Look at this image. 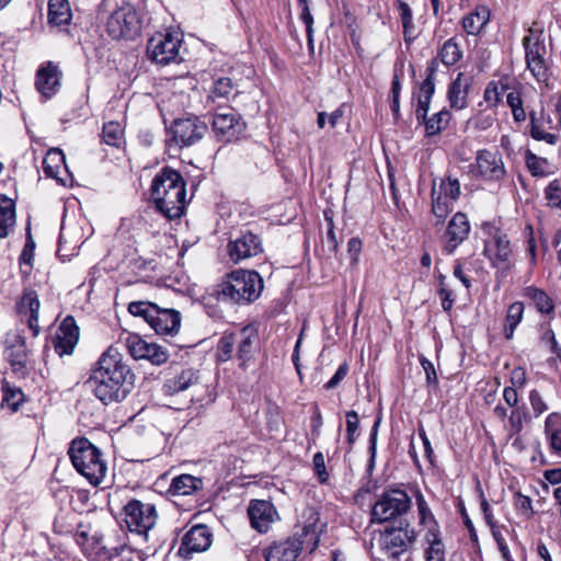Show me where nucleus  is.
Returning a JSON list of instances; mask_svg holds the SVG:
<instances>
[{
    "mask_svg": "<svg viewBox=\"0 0 561 561\" xmlns=\"http://www.w3.org/2000/svg\"><path fill=\"white\" fill-rule=\"evenodd\" d=\"M134 373L117 348L108 347L91 370L88 382L104 404L122 402L134 387Z\"/></svg>",
    "mask_w": 561,
    "mask_h": 561,
    "instance_id": "f257e3e1",
    "label": "nucleus"
},
{
    "mask_svg": "<svg viewBox=\"0 0 561 561\" xmlns=\"http://www.w3.org/2000/svg\"><path fill=\"white\" fill-rule=\"evenodd\" d=\"M186 183L181 173L163 167L152 179L150 201L168 220L182 217L187 204Z\"/></svg>",
    "mask_w": 561,
    "mask_h": 561,
    "instance_id": "f03ea898",
    "label": "nucleus"
},
{
    "mask_svg": "<svg viewBox=\"0 0 561 561\" xmlns=\"http://www.w3.org/2000/svg\"><path fill=\"white\" fill-rule=\"evenodd\" d=\"M308 513V518L299 531L264 549L265 561H295L301 551L312 553L318 548L322 525H319V514L316 511L310 508Z\"/></svg>",
    "mask_w": 561,
    "mask_h": 561,
    "instance_id": "7ed1b4c3",
    "label": "nucleus"
},
{
    "mask_svg": "<svg viewBox=\"0 0 561 561\" xmlns=\"http://www.w3.org/2000/svg\"><path fill=\"white\" fill-rule=\"evenodd\" d=\"M263 290V279L255 271H233L218 285L217 299L226 304H249Z\"/></svg>",
    "mask_w": 561,
    "mask_h": 561,
    "instance_id": "20e7f679",
    "label": "nucleus"
},
{
    "mask_svg": "<svg viewBox=\"0 0 561 561\" xmlns=\"http://www.w3.org/2000/svg\"><path fill=\"white\" fill-rule=\"evenodd\" d=\"M68 454L76 470L92 485H99L103 481L107 471L106 463L100 449L88 438L73 439Z\"/></svg>",
    "mask_w": 561,
    "mask_h": 561,
    "instance_id": "39448f33",
    "label": "nucleus"
},
{
    "mask_svg": "<svg viewBox=\"0 0 561 561\" xmlns=\"http://www.w3.org/2000/svg\"><path fill=\"white\" fill-rule=\"evenodd\" d=\"M128 311L136 317H141L156 331L162 335H173L181 327V314L174 309L160 308L150 301H133Z\"/></svg>",
    "mask_w": 561,
    "mask_h": 561,
    "instance_id": "423d86ee",
    "label": "nucleus"
},
{
    "mask_svg": "<svg viewBox=\"0 0 561 561\" xmlns=\"http://www.w3.org/2000/svg\"><path fill=\"white\" fill-rule=\"evenodd\" d=\"M481 230L484 236L483 254L496 268L507 270L513 264V251L507 234L494 222H483Z\"/></svg>",
    "mask_w": 561,
    "mask_h": 561,
    "instance_id": "0eeeda50",
    "label": "nucleus"
},
{
    "mask_svg": "<svg viewBox=\"0 0 561 561\" xmlns=\"http://www.w3.org/2000/svg\"><path fill=\"white\" fill-rule=\"evenodd\" d=\"M415 500L420 523L427 527L425 541L428 545L425 551L426 561H445V546L440 538L438 524L420 490L415 492Z\"/></svg>",
    "mask_w": 561,
    "mask_h": 561,
    "instance_id": "6e6552de",
    "label": "nucleus"
},
{
    "mask_svg": "<svg viewBox=\"0 0 561 561\" xmlns=\"http://www.w3.org/2000/svg\"><path fill=\"white\" fill-rule=\"evenodd\" d=\"M123 513L128 530L142 536L147 540L148 531L157 523L158 514L156 506L151 503H144L134 499L127 502Z\"/></svg>",
    "mask_w": 561,
    "mask_h": 561,
    "instance_id": "1a4fd4ad",
    "label": "nucleus"
},
{
    "mask_svg": "<svg viewBox=\"0 0 561 561\" xmlns=\"http://www.w3.org/2000/svg\"><path fill=\"white\" fill-rule=\"evenodd\" d=\"M141 28L140 19L136 9L125 3L115 10L107 19L106 31L113 39H131Z\"/></svg>",
    "mask_w": 561,
    "mask_h": 561,
    "instance_id": "9d476101",
    "label": "nucleus"
},
{
    "mask_svg": "<svg viewBox=\"0 0 561 561\" xmlns=\"http://www.w3.org/2000/svg\"><path fill=\"white\" fill-rule=\"evenodd\" d=\"M411 499L403 490L392 489L383 492L373 506L371 520L385 523L409 511Z\"/></svg>",
    "mask_w": 561,
    "mask_h": 561,
    "instance_id": "9b49d317",
    "label": "nucleus"
},
{
    "mask_svg": "<svg viewBox=\"0 0 561 561\" xmlns=\"http://www.w3.org/2000/svg\"><path fill=\"white\" fill-rule=\"evenodd\" d=\"M182 36L179 33H158L147 44L148 57L160 65H168L180 59Z\"/></svg>",
    "mask_w": 561,
    "mask_h": 561,
    "instance_id": "f8f14e48",
    "label": "nucleus"
},
{
    "mask_svg": "<svg viewBox=\"0 0 561 561\" xmlns=\"http://www.w3.org/2000/svg\"><path fill=\"white\" fill-rule=\"evenodd\" d=\"M207 131V125L197 116L178 118L170 127L171 137L168 139V146L182 148L194 145L199 141Z\"/></svg>",
    "mask_w": 561,
    "mask_h": 561,
    "instance_id": "ddd939ff",
    "label": "nucleus"
},
{
    "mask_svg": "<svg viewBox=\"0 0 561 561\" xmlns=\"http://www.w3.org/2000/svg\"><path fill=\"white\" fill-rule=\"evenodd\" d=\"M4 355L12 371L18 377H25L31 367L30 350L26 346L25 339L18 331L7 334Z\"/></svg>",
    "mask_w": 561,
    "mask_h": 561,
    "instance_id": "4468645a",
    "label": "nucleus"
},
{
    "mask_svg": "<svg viewBox=\"0 0 561 561\" xmlns=\"http://www.w3.org/2000/svg\"><path fill=\"white\" fill-rule=\"evenodd\" d=\"M213 131L218 141L231 142L237 140L244 129V123L233 108L217 112L211 121Z\"/></svg>",
    "mask_w": 561,
    "mask_h": 561,
    "instance_id": "2eb2a0df",
    "label": "nucleus"
},
{
    "mask_svg": "<svg viewBox=\"0 0 561 561\" xmlns=\"http://www.w3.org/2000/svg\"><path fill=\"white\" fill-rule=\"evenodd\" d=\"M124 344L135 359H147L153 365H161L168 360V353L162 346L149 343L136 333H126Z\"/></svg>",
    "mask_w": 561,
    "mask_h": 561,
    "instance_id": "dca6fc26",
    "label": "nucleus"
},
{
    "mask_svg": "<svg viewBox=\"0 0 561 561\" xmlns=\"http://www.w3.org/2000/svg\"><path fill=\"white\" fill-rule=\"evenodd\" d=\"M471 172L486 181H500L506 174L502 156L488 149L477 152L476 163L471 165Z\"/></svg>",
    "mask_w": 561,
    "mask_h": 561,
    "instance_id": "f3484780",
    "label": "nucleus"
},
{
    "mask_svg": "<svg viewBox=\"0 0 561 561\" xmlns=\"http://www.w3.org/2000/svg\"><path fill=\"white\" fill-rule=\"evenodd\" d=\"M227 249L230 260L236 264L263 252L261 238L250 231L242 232L236 239L230 240Z\"/></svg>",
    "mask_w": 561,
    "mask_h": 561,
    "instance_id": "a211bd4d",
    "label": "nucleus"
},
{
    "mask_svg": "<svg viewBox=\"0 0 561 561\" xmlns=\"http://www.w3.org/2000/svg\"><path fill=\"white\" fill-rule=\"evenodd\" d=\"M213 534L205 525L193 526L182 538L178 554L188 560L194 553L206 551L211 545Z\"/></svg>",
    "mask_w": 561,
    "mask_h": 561,
    "instance_id": "6ab92c4d",
    "label": "nucleus"
},
{
    "mask_svg": "<svg viewBox=\"0 0 561 561\" xmlns=\"http://www.w3.org/2000/svg\"><path fill=\"white\" fill-rule=\"evenodd\" d=\"M426 78L420 84L417 92L415 93L417 105L415 108V118L417 124L425 122L427 113L430 111V104L435 93V80L437 72V59L432 58L426 67Z\"/></svg>",
    "mask_w": 561,
    "mask_h": 561,
    "instance_id": "aec40b11",
    "label": "nucleus"
},
{
    "mask_svg": "<svg viewBox=\"0 0 561 561\" xmlns=\"http://www.w3.org/2000/svg\"><path fill=\"white\" fill-rule=\"evenodd\" d=\"M415 539V533L407 525L405 527L386 529L380 537V546L386 553L396 559L407 551Z\"/></svg>",
    "mask_w": 561,
    "mask_h": 561,
    "instance_id": "412c9836",
    "label": "nucleus"
},
{
    "mask_svg": "<svg viewBox=\"0 0 561 561\" xmlns=\"http://www.w3.org/2000/svg\"><path fill=\"white\" fill-rule=\"evenodd\" d=\"M470 233V222L465 213H456L448 221L443 236V251L453 254L456 249L467 240Z\"/></svg>",
    "mask_w": 561,
    "mask_h": 561,
    "instance_id": "4be33fe9",
    "label": "nucleus"
},
{
    "mask_svg": "<svg viewBox=\"0 0 561 561\" xmlns=\"http://www.w3.org/2000/svg\"><path fill=\"white\" fill-rule=\"evenodd\" d=\"M248 515L252 528L261 534L267 533L271 525L278 518L275 506L266 500H252L248 507Z\"/></svg>",
    "mask_w": 561,
    "mask_h": 561,
    "instance_id": "5701e85b",
    "label": "nucleus"
},
{
    "mask_svg": "<svg viewBox=\"0 0 561 561\" xmlns=\"http://www.w3.org/2000/svg\"><path fill=\"white\" fill-rule=\"evenodd\" d=\"M79 341V328L75 318L67 316L60 323L53 340L55 352L59 356L72 354Z\"/></svg>",
    "mask_w": 561,
    "mask_h": 561,
    "instance_id": "b1692460",
    "label": "nucleus"
},
{
    "mask_svg": "<svg viewBox=\"0 0 561 561\" xmlns=\"http://www.w3.org/2000/svg\"><path fill=\"white\" fill-rule=\"evenodd\" d=\"M201 381L199 370L192 367L175 369L163 382V393L174 396L183 392Z\"/></svg>",
    "mask_w": 561,
    "mask_h": 561,
    "instance_id": "393cba45",
    "label": "nucleus"
},
{
    "mask_svg": "<svg viewBox=\"0 0 561 561\" xmlns=\"http://www.w3.org/2000/svg\"><path fill=\"white\" fill-rule=\"evenodd\" d=\"M38 295L35 290L27 288L24 289L20 301L16 305L18 313L21 317L27 318V325L36 336L39 333L38 325V310H39Z\"/></svg>",
    "mask_w": 561,
    "mask_h": 561,
    "instance_id": "a878e982",
    "label": "nucleus"
},
{
    "mask_svg": "<svg viewBox=\"0 0 561 561\" xmlns=\"http://www.w3.org/2000/svg\"><path fill=\"white\" fill-rule=\"evenodd\" d=\"M60 84V72L53 62L41 67L36 73V89L46 99L51 98Z\"/></svg>",
    "mask_w": 561,
    "mask_h": 561,
    "instance_id": "bb28decb",
    "label": "nucleus"
},
{
    "mask_svg": "<svg viewBox=\"0 0 561 561\" xmlns=\"http://www.w3.org/2000/svg\"><path fill=\"white\" fill-rule=\"evenodd\" d=\"M238 93V88L231 78L218 77L214 79L208 90L207 101L222 105L230 102Z\"/></svg>",
    "mask_w": 561,
    "mask_h": 561,
    "instance_id": "cd10ccee",
    "label": "nucleus"
},
{
    "mask_svg": "<svg viewBox=\"0 0 561 561\" xmlns=\"http://www.w3.org/2000/svg\"><path fill=\"white\" fill-rule=\"evenodd\" d=\"M237 356L242 362H248L257 343V330L253 325H244L234 331Z\"/></svg>",
    "mask_w": 561,
    "mask_h": 561,
    "instance_id": "c85d7f7f",
    "label": "nucleus"
},
{
    "mask_svg": "<svg viewBox=\"0 0 561 561\" xmlns=\"http://www.w3.org/2000/svg\"><path fill=\"white\" fill-rule=\"evenodd\" d=\"M491 11L486 5L476 9L461 19V27L467 35L478 36L490 22Z\"/></svg>",
    "mask_w": 561,
    "mask_h": 561,
    "instance_id": "c756f323",
    "label": "nucleus"
},
{
    "mask_svg": "<svg viewBox=\"0 0 561 561\" xmlns=\"http://www.w3.org/2000/svg\"><path fill=\"white\" fill-rule=\"evenodd\" d=\"M469 88V80L463 77L462 72H459L447 91V99L451 108L462 110L467 107Z\"/></svg>",
    "mask_w": 561,
    "mask_h": 561,
    "instance_id": "7c9ffc66",
    "label": "nucleus"
},
{
    "mask_svg": "<svg viewBox=\"0 0 561 561\" xmlns=\"http://www.w3.org/2000/svg\"><path fill=\"white\" fill-rule=\"evenodd\" d=\"M523 47L526 62L543 59L546 46L542 31L529 28L528 34L523 38Z\"/></svg>",
    "mask_w": 561,
    "mask_h": 561,
    "instance_id": "2f4dec72",
    "label": "nucleus"
},
{
    "mask_svg": "<svg viewBox=\"0 0 561 561\" xmlns=\"http://www.w3.org/2000/svg\"><path fill=\"white\" fill-rule=\"evenodd\" d=\"M545 436L551 453L561 457V414L550 413L545 421Z\"/></svg>",
    "mask_w": 561,
    "mask_h": 561,
    "instance_id": "473e14b6",
    "label": "nucleus"
},
{
    "mask_svg": "<svg viewBox=\"0 0 561 561\" xmlns=\"http://www.w3.org/2000/svg\"><path fill=\"white\" fill-rule=\"evenodd\" d=\"M523 297L528 299L541 314H553L554 302L543 289L536 286H527L523 289Z\"/></svg>",
    "mask_w": 561,
    "mask_h": 561,
    "instance_id": "72a5a7b5",
    "label": "nucleus"
},
{
    "mask_svg": "<svg viewBox=\"0 0 561 561\" xmlns=\"http://www.w3.org/2000/svg\"><path fill=\"white\" fill-rule=\"evenodd\" d=\"M48 23L51 26L68 25L71 22L72 14L68 0L48 1Z\"/></svg>",
    "mask_w": 561,
    "mask_h": 561,
    "instance_id": "f704fd0d",
    "label": "nucleus"
},
{
    "mask_svg": "<svg viewBox=\"0 0 561 561\" xmlns=\"http://www.w3.org/2000/svg\"><path fill=\"white\" fill-rule=\"evenodd\" d=\"M67 171L65 156L58 148H51L43 159V171L46 176L62 181L61 171Z\"/></svg>",
    "mask_w": 561,
    "mask_h": 561,
    "instance_id": "c9c22d12",
    "label": "nucleus"
},
{
    "mask_svg": "<svg viewBox=\"0 0 561 561\" xmlns=\"http://www.w3.org/2000/svg\"><path fill=\"white\" fill-rule=\"evenodd\" d=\"M15 224V203L12 198L0 194V238L8 236Z\"/></svg>",
    "mask_w": 561,
    "mask_h": 561,
    "instance_id": "e433bc0d",
    "label": "nucleus"
},
{
    "mask_svg": "<svg viewBox=\"0 0 561 561\" xmlns=\"http://www.w3.org/2000/svg\"><path fill=\"white\" fill-rule=\"evenodd\" d=\"M437 64L440 61L446 67L455 66L462 58V50L455 37L448 38L438 49Z\"/></svg>",
    "mask_w": 561,
    "mask_h": 561,
    "instance_id": "4c0bfd02",
    "label": "nucleus"
},
{
    "mask_svg": "<svg viewBox=\"0 0 561 561\" xmlns=\"http://www.w3.org/2000/svg\"><path fill=\"white\" fill-rule=\"evenodd\" d=\"M396 5L399 11L400 21H401V24L403 27L404 42L407 44H410L417 36L416 27L413 22L412 10H411L410 5L402 0H397Z\"/></svg>",
    "mask_w": 561,
    "mask_h": 561,
    "instance_id": "58836bf2",
    "label": "nucleus"
},
{
    "mask_svg": "<svg viewBox=\"0 0 561 561\" xmlns=\"http://www.w3.org/2000/svg\"><path fill=\"white\" fill-rule=\"evenodd\" d=\"M451 119V114L448 110L443 108L442 111L433 114L431 117L425 118V122H421L420 125H424L425 135L433 137L445 130Z\"/></svg>",
    "mask_w": 561,
    "mask_h": 561,
    "instance_id": "ea45409f",
    "label": "nucleus"
},
{
    "mask_svg": "<svg viewBox=\"0 0 561 561\" xmlns=\"http://www.w3.org/2000/svg\"><path fill=\"white\" fill-rule=\"evenodd\" d=\"M203 481L191 474H181L175 477L170 485V491L174 495H190L201 489Z\"/></svg>",
    "mask_w": 561,
    "mask_h": 561,
    "instance_id": "a19ab883",
    "label": "nucleus"
},
{
    "mask_svg": "<svg viewBox=\"0 0 561 561\" xmlns=\"http://www.w3.org/2000/svg\"><path fill=\"white\" fill-rule=\"evenodd\" d=\"M524 309V304L520 301H515L508 306L503 330L506 340L513 339L516 328L523 320Z\"/></svg>",
    "mask_w": 561,
    "mask_h": 561,
    "instance_id": "79ce46f5",
    "label": "nucleus"
},
{
    "mask_svg": "<svg viewBox=\"0 0 561 561\" xmlns=\"http://www.w3.org/2000/svg\"><path fill=\"white\" fill-rule=\"evenodd\" d=\"M432 213L438 219V222H443L449 213L453 211L456 202L450 198H446L436 193V183H433L432 187Z\"/></svg>",
    "mask_w": 561,
    "mask_h": 561,
    "instance_id": "37998d69",
    "label": "nucleus"
},
{
    "mask_svg": "<svg viewBox=\"0 0 561 561\" xmlns=\"http://www.w3.org/2000/svg\"><path fill=\"white\" fill-rule=\"evenodd\" d=\"M236 335L234 331L232 332H226L224 335L219 339L216 354L217 358L220 362H227L232 357L234 347H236Z\"/></svg>",
    "mask_w": 561,
    "mask_h": 561,
    "instance_id": "c03bdc74",
    "label": "nucleus"
},
{
    "mask_svg": "<svg viewBox=\"0 0 561 561\" xmlns=\"http://www.w3.org/2000/svg\"><path fill=\"white\" fill-rule=\"evenodd\" d=\"M525 160L527 169L533 176H546L549 174V162L546 158L538 157L530 150H527Z\"/></svg>",
    "mask_w": 561,
    "mask_h": 561,
    "instance_id": "a18cd8bd",
    "label": "nucleus"
},
{
    "mask_svg": "<svg viewBox=\"0 0 561 561\" xmlns=\"http://www.w3.org/2000/svg\"><path fill=\"white\" fill-rule=\"evenodd\" d=\"M530 121V136L538 141H545L549 145H556L558 141V136L551 133H547L542 129L539 119L537 118V113L531 111L529 113Z\"/></svg>",
    "mask_w": 561,
    "mask_h": 561,
    "instance_id": "49530a36",
    "label": "nucleus"
},
{
    "mask_svg": "<svg viewBox=\"0 0 561 561\" xmlns=\"http://www.w3.org/2000/svg\"><path fill=\"white\" fill-rule=\"evenodd\" d=\"M124 136V129L118 122H107L103 126L102 137L105 144L110 146H119Z\"/></svg>",
    "mask_w": 561,
    "mask_h": 561,
    "instance_id": "de8ad7c7",
    "label": "nucleus"
},
{
    "mask_svg": "<svg viewBox=\"0 0 561 561\" xmlns=\"http://www.w3.org/2000/svg\"><path fill=\"white\" fill-rule=\"evenodd\" d=\"M436 193L439 195L450 198L456 202L460 196V183L458 179L448 176L446 179H442L438 186L436 185Z\"/></svg>",
    "mask_w": 561,
    "mask_h": 561,
    "instance_id": "09e8293b",
    "label": "nucleus"
},
{
    "mask_svg": "<svg viewBox=\"0 0 561 561\" xmlns=\"http://www.w3.org/2000/svg\"><path fill=\"white\" fill-rule=\"evenodd\" d=\"M526 66L538 82H547L549 80L550 72L546 58L526 62Z\"/></svg>",
    "mask_w": 561,
    "mask_h": 561,
    "instance_id": "8fccbe9b",
    "label": "nucleus"
},
{
    "mask_svg": "<svg viewBox=\"0 0 561 561\" xmlns=\"http://www.w3.org/2000/svg\"><path fill=\"white\" fill-rule=\"evenodd\" d=\"M23 392L19 388H10L3 386L2 404L7 405L11 411H16L23 401Z\"/></svg>",
    "mask_w": 561,
    "mask_h": 561,
    "instance_id": "3c124183",
    "label": "nucleus"
},
{
    "mask_svg": "<svg viewBox=\"0 0 561 561\" xmlns=\"http://www.w3.org/2000/svg\"><path fill=\"white\" fill-rule=\"evenodd\" d=\"M527 414L525 405L512 409L511 414L508 415V423L512 432L519 433L523 430Z\"/></svg>",
    "mask_w": 561,
    "mask_h": 561,
    "instance_id": "603ef678",
    "label": "nucleus"
},
{
    "mask_svg": "<svg viewBox=\"0 0 561 561\" xmlns=\"http://www.w3.org/2000/svg\"><path fill=\"white\" fill-rule=\"evenodd\" d=\"M111 561H141V553L124 545L116 549V553L111 557Z\"/></svg>",
    "mask_w": 561,
    "mask_h": 561,
    "instance_id": "864d4df0",
    "label": "nucleus"
},
{
    "mask_svg": "<svg viewBox=\"0 0 561 561\" xmlns=\"http://www.w3.org/2000/svg\"><path fill=\"white\" fill-rule=\"evenodd\" d=\"M300 9V20L306 25V32L308 37V43L312 44L313 41V16L310 12L309 2L306 4H298Z\"/></svg>",
    "mask_w": 561,
    "mask_h": 561,
    "instance_id": "5fc2aeb1",
    "label": "nucleus"
},
{
    "mask_svg": "<svg viewBox=\"0 0 561 561\" xmlns=\"http://www.w3.org/2000/svg\"><path fill=\"white\" fill-rule=\"evenodd\" d=\"M346 437L350 444H353L356 439V433L359 427V417L357 412H346Z\"/></svg>",
    "mask_w": 561,
    "mask_h": 561,
    "instance_id": "6e6d98bb",
    "label": "nucleus"
},
{
    "mask_svg": "<svg viewBox=\"0 0 561 561\" xmlns=\"http://www.w3.org/2000/svg\"><path fill=\"white\" fill-rule=\"evenodd\" d=\"M529 403L535 417L540 416L549 409L548 404L546 403L539 391L536 389L529 392Z\"/></svg>",
    "mask_w": 561,
    "mask_h": 561,
    "instance_id": "4d7b16f0",
    "label": "nucleus"
},
{
    "mask_svg": "<svg viewBox=\"0 0 561 561\" xmlns=\"http://www.w3.org/2000/svg\"><path fill=\"white\" fill-rule=\"evenodd\" d=\"M545 194L551 206L561 207V186L557 180L549 183L546 187Z\"/></svg>",
    "mask_w": 561,
    "mask_h": 561,
    "instance_id": "13d9d810",
    "label": "nucleus"
},
{
    "mask_svg": "<svg viewBox=\"0 0 561 561\" xmlns=\"http://www.w3.org/2000/svg\"><path fill=\"white\" fill-rule=\"evenodd\" d=\"M313 469L314 473L320 483H325L329 479V473L325 468L324 456L322 453L318 451L313 455Z\"/></svg>",
    "mask_w": 561,
    "mask_h": 561,
    "instance_id": "bf43d9fd",
    "label": "nucleus"
},
{
    "mask_svg": "<svg viewBox=\"0 0 561 561\" xmlns=\"http://www.w3.org/2000/svg\"><path fill=\"white\" fill-rule=\"evenodd\" d=\"M483 99L488 103L489 107H495L502 99V93L495 82H490L483 93Z\"/></svg>",
    "mask_w": 561,
    "mask_h": 561,
    "instance_id": "052dcab7",
    "label": "nucleus"
},
{
    "mask_svg": "<svg viewBox=\"0 0 561 561\" xmlns=\"http://www.w3.org/2000/svg\"><path fill=\"white\" fill-rule=\"evenodd\" d=\"M348 374V365L347 363H343L339 366L335 374L331 377V379L324 385V389L331 390L336 388L340 382L346 377Z\"/></svg>",
    "mask_w": 561,
    "mask_h": 561,
    "instance_id": "680f3d73",
    "label": "nucleus"
},
{
    "mask_svg": "<svg viewBox=\"0 0 561 561\" xmlns=\"http://www.w3.org/2000/svg\"><path fill=\"white\" fill-rule=\"evenodd\" d=\"M541 342L549 346L550 351L553 353V354H559L560 352V347L558 345V342H557V339H556V335H554V332L552 329H550L549 327H547L545 329V331L542 332L541 334Z\"/></svg>",
    "mask_w": 561,
    "mask_h": 561,
    "instance_id": "e2e57ef3",
    "label": "nucleus"
},
{
    "mask_svg": "<svg viewBox=\"0 0 561 561\" xmlns=\"http://www.w3.org/2000/svg\"><path fill=\"white\" fill-rule=\"evenodd\" d=\"M362 240L359 238H351L347 243V253L351 257V264H356L358 262V256L362 251Z\"/></svg>",
    "mask_w": 561,
    "mask_h": 561,
    "instance_id": "0e129e2a",
    "label": "nucleus"
},
{
    "mask_svg": "<svg viewBox=\"0 0 561 561\" xmlns=\"http://www.w3.org/2000/svg\"><path fill=\"white\" fill-rule=\"evenodd\" d=\"M438 295L442 300V308L444 311H449L453 308L455 298L451 289L447 288V286H442L438 289Z\"/></svg>",
    "mask_w": 561,
    "mask_h": 561,
    "instance_id": "69168bd1",
    "label": "nucleus"
},
{
    "mask_svg": "<svg viewBox=\"0 0 561 561\" xmlns=\"http://www.w3.org/2000/svg\"><path fill=\"white\" fill-rule=\"evenodd\" d=\"M526 371L523 367H516L511 373V387L522 388L526 383Z\"/></svg>",
    "mask_w": 561,
    "mask_h": 561,
    "instance_id": "338daca9",
    "label": "nucleus"
},
{
    "mask_svg": "<svg viewBox=\"0 0 561 561\" xmlns=\"http://www.w3.org/2000/svg\"><path fill=\"white\" fill-rule=\"evenodd\" d=\"M506 103L510 106L511 111L523 108L524 102L522 99V93L519 90H512L506 94Z\"/></svg>",
    "mask_w": 561,
    "mask_h": 561,
    "instance_id": "774afa93",
    "label": "nucleus"
}]
</instances>
